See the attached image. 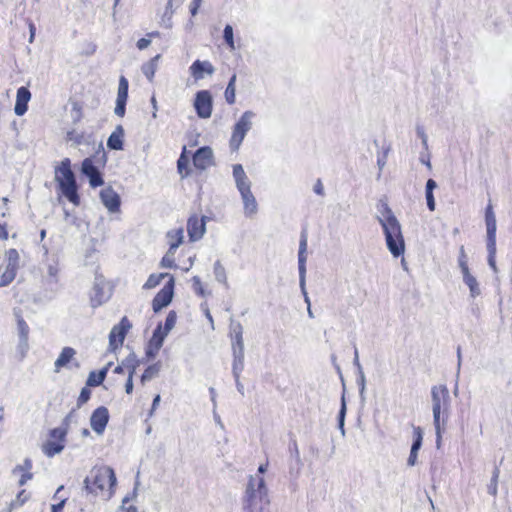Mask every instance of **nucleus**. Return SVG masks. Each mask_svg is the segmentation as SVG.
<instances>
[{"label": "nucleus", "instance_id": "nucleus-41", "mask_svg": "<svg viewBox=\"0 0 512 512\" xmlns=\"http://www.w3.org/2000/svg\"><path fill=\"white\" fill-rule=\"evenodd\" d=\"M192 288L199 297H205L206 291L204 285L198 276L192 277Z\"/></svg>", "mask_w": 512, "mask_h": 512}, {"label": "nucleus", "instance_id": "nucleus-45", "mask_svg": "<svg viewBox=\"0 0 512 512\" xmlns=\"http://www.w3.org/2000/svg\"><path fill=\"white\" fill-rule=\"evenodd\" d=\"M127 100L117 99L116 100V107H115V114L123 117L125 114V106H126Z\"/></svg>", "mask_w": 512, "mask_h": 512}, {"label": "nucleus", "instance_id": "nucleus-46", "mask_svg": "<svg viewBox=\"0 0 512 512\" xmlns=\"http://www.w3.org/2000/svg\"><path fill=\"white\" fill-rule=\"evenodd\" d=\"M120 512H138V509L135 505L130 504L129 501L125 499L120 508Z\"/></svg>", "mask_w": 512, "mask_h": 512}, {"label": "nucleus", "instance_id": "nucleus-16", "mask_svg": "<svg viewBox=\"0 0 512 512\" xmlns=\"http://www.w3.org/2000/svg\"><path fill=\"white\" fill-rule=\"evenodd\" d=\"M193 165L202 171L213 165V152L208 146L199 148L192 157Z\"/></svg>", "mask_w": 512, "mask_h": 512}, {"label": "nucleus", "instance_id": "nucleus-12", "mask_svg": "<svg viewBox=\"0 0 512 512\" xmlns=\"http://www.w3.org/2000/svg\"><path fill=\"white\" fill-rule=\"evenodd\" d=\"M194 107L200 118H209L213 109L211 93L208 90L198 91L195 96Z\"/></svg>", "mask_w": 512, "mask_h": 512}, {"label": "nucleus", "instance_id": "nucleus-47", "mask_svg": "<svg viewBox=\"0 0 512 512\" xmlns=\"http://www.w3.org/2000/svg\"><path fill=\"white\" fill-rule=\"evenodd\" d=\"M29 498V494L27 493V491L25 489H22L18 494H17V501L20 505H23Z\"/></svg>", "mask_w": 512, "mask_h": 512}, {"label": "nucleus", "instance_id": "nucleus-22", "mask_svg": "<svg viewBox=\"0 0 512 512\" xmlns=\"http://www.w3.org/2000/svg\"><path fill=\"white\" fill-rule=\"evenodd\" d=\"M413 437H414V440H413V444L411 447L410 455L408 457V465L409 466H414L416 464L418 450L420 449V447L422 445L423 432L420 427L413 428Z\"/></svg>", "mask_w": 512, "mask_h": 512}, {"label": "nucleus", "instance_id": "nucleus-14", "mask_svg": "<svg viewBox=\"0 0 512 512\" xmlns=\"http://www.w3.org/2000/svg\"><path fill=\"white\" fill-rule=\"evenodd\" d=\"M81 172L88 177L92 188L102 186L104 180L92 157L85 158L82 162Z\"/></svg>", "mask_w": 512, "mask_h": 512}, {"label": "nucleus", "instance_id": "nucleus-18", "mask_svg": "<svg viewBox=\"0 0 512 512\" xmlns=\"http://www.w3.org/2000/svg\"><path fill=\"white\" fill-rule=\"evenodd\" d=\"M31 99V92L25 86L18 88L14 112L18 116L24 115L28 110V103Z\"/></svg>", "mask_w": 512, "mask_h": 512}, {"label": "nucleus", "instance_id": "nucleus-39", "mask_svg": "<svg viewBox=\"0 0 512 512\" xmlns=\"http://www.w3.org/2000/svg\"><path fill=\"white\" fill-rule=\"evenodd\" d=\"M307 249V235L305 233H302L301 240H300V246H299V266L300 269H304V262H305V256L304 253Z\"/></svg>", "mask_w": 512, "mask_h": 512}, {"label": "nucleus", "instance_id": "nucleus-29", "mask_svg": "<svg viewBox=\"0 0 512 512\" xmlns=\"http://www.w3.org/2000/svg\"><path fill=\"white\" fill-rule=\"evenodd\" d=\"M437 187V183L433 179H428L426 182L425 196L428 209L433 212L436 208L433 190Z\"/></svg>", "mask_w": 512, "mask_h": 512}, {"label": "nucleus", "instance_id": "nucleus-53", "mask_svg": "<svg viewBox=\"0 0 512 512\" xmlns=\"http://www.w3.org/2000/svg\"><path fill=\"white\" fill-rule=\"evenodd\" d=\"M204 313H205V316L206 318L208 319V321L210 322L211 324V328L214 329V321H213V317L208 309V307L206 306L205 309H204Z\"/></svg>", "mask_w": 512, "mask_h": 512}, {"label": "nucleus", "instance_id": "nucleus-63", "mask_svg": "<svg viewBox=\"0 0 512 512\" xmlns=\"http://www.w3.org/2000/svg\"><path fill=\"white\" fill-rule=\"evenodd\" d=\"M101 161L104 163L106 161V155L105 153L103 152L102 155H101Z\"/></svg>", "mask_w": 512, "mask_h": 512}, {"label": "nucleus", "instance_id": "nucleus-64", "mask_svg": "<svg viewBox=\"0 0 512 512\" xmlns=\"http://www.w3.org/2000/svg\"><path fill=\"white\" fill-rule=\"evenodd\" d=\"M191 266H192V263H190V264H189V266H188V267H186L184 270H185V271H188V270L190 269V267H191Z\"/></svg>", "mask_w": 512, "mask_h": 512}, {"label": "nucleus", "instance_id": "nucleus-11", "mask_svg": "<svg viewBox=\"0 0 512 512\" xmlns=\"http://www.w3.org/2000/svg\"><path fill=\"white\" fill-rule=\"evenodd\" d=\"M175 278L170 276L164 287L155 295L152 300V309L154 312H159L164 307L168 306L174 295Z\"/></svg>", "mask_w": 512, "mask_h": 512}, {"label": "nucleus", "instance_id": "nucleus-13", "mask_svg": "<svg viewBox=\"0 0 512 512\" xmlns=\"http://www.w3.org/2000/svg\"><path fill=\"white\" fill-rule=\"evenodd\" d=\"M206 217L197 214L191 215L187 220V232L189 240L195 242L200 240L206 231Z\"/></svg>", "mask_w": 512, "mask_h": 512}, {"label": "nucleus", "instance_id": "nucleus-56", "mask_svg": "<svg viewBox=\"0 0 512 512\" xmlns=\"http://www.w3.org/2000/svg\"><path fill=\"white\" fill-rule=\"evenodd\" d=\"M90 303L93 308H96L102 304V300L92 297Z\"/></svg>", "mask_w": 512, "mask_h": 512}, {"label": "nucleus", "instance_id": "nucleus-31", "mask_svg": "<svg viewBox=\"0 0 512 512\" xmlns=\"http://www.w3.org/2000/svg\"><path fill=\"white\" fill-rule=\"evenodd\" d=\"M463 280L465 284L469 287L470 294L474 298L480 294L479 285L477 279L471 275L470 271L462 272Z\"/></svg>", "mask_w": 512, "mask_h": 512}, {"label": "nucleus", "instance_id": "nucleus-55", "mask_svg": "<svg viewBox=\"0 0 512 512\" xmlns=\"http://www.w3.org/2000/svg\"><path fill=\"white\" fill-rule=\"evenodd\" d=\"M64 501H61L58 504L52 505V511L51 512H60L63 509Z\"/></svg>", "mask_w": 512, "mask_h": 512}, {"label": "nucleus", "instance_id": "nucleus-10", "mask_svg": "<svg viewBox=\"0 0 512 512\" xmlns=\"http://www.w3.org/2000/svg\"><path fill=\"white\" fill-rule=\"evenodd\" d=\"M131 328V323L126 316L115 325L109 334V348L111 351H116L123 345L125 337Z\"/></svg>", "mask_w": 512, "mask_h": 512}, {"label": "nucleus", "instance_id": "nucleus-35", "mask_svg": "<svg viewBox=\"0 0 512 512\" xmlns=\"http://www.w3.org/2000/svg\"><path fill=\"white\" fill-rule=\"evenodd\" d=\"M73 121L80 122L83 118V102L75 99L70 100Z\"/></svg>", "mask_w": 512, "mask_h": 512}, {"label": "nucleus", "instance_id": "nucleus-21", "mask_svg": "<svg viewBox=\"0 0 512 512\" xmlns=\"http://www.w3.org/2000/svg\"><path fill=\"white\" fill-rule=\"evenodd\" d=\"M189 70L196 81L204 78V74L212 75L214 73V67L209 61L196 60Z\"/></svg>", "mask_w": 512, "mask_h": 512}, {"label": "nucleus", "instance_id": "nucleus-51", "mask_svg": "<svg viewBox=\"0 0 512 512\" xmlns=\"http://www.w3.org/2000/svg\"><path fill=\"white\" fill-rule=\"evenodd\" d=\"M314 191L316 194L321 195V196L324 194L323 184L320 179H318L317 182L315 183Z\"/></svg>", "mask_w": 512, "mask_h": 512}, {"label": "nucleus", "instance_id": "nucleus-1", "mask_svg": "<svg viewBox=\"0 0 512 512\" xmlns=\"http://www.w3.org/2000/svg\"><path fill=\"white\" fill-rule=\"evenodd\" d=\"M117 478L114 470L106 465L93 466L84 479L86 492L95 498L107 501L115 494Z\"/></svg>", "mask_w": 512, "mask_h": 512}, {"label": "nucleus", "instance_id": "nucleus-61", "mask_svg": "<svg viewBox=\"0 0 512 512\" xmlns=\"http://www.w3.org/2000/svg\"><path fill=\"white\" fill-rule=\"evenodd\" d=\"M236 340H237V343H238L239 345H241V344H242V334H241V332L237 333V335H236Z\"/></svg>", "mask_w": 512, "mask_h": 512}, {"label": "nucleus", "instance_id": "nucleus-49", "mask_svg": "<svg viewBox=\"0 0 512 512\" xmlns=\"http://www.w3.org/2000/svg\"><path fill=\"white\" fill-rule=\"evenodd\" d=\"M9 237L6 223H0V239L7 240Z\"/></svg>", "mask_w": 512, "mask_h": 512}, {"label": "nucleus", "instance_id": "nucleus-7", "mask_svg": "<svg viewBox=\"0 0 512 512\" xmlns=\"http://www.w3.org/2000/svg\"><path fill=\"white\" fill-rule=\"evenodd\" d=\"M20 263V256L15 248L5 253V264L0 266V287L8 286L16 278Z\"/></svg>", "mask_w": 512, "mask_h": 512}, {"label": "nucleus", "instance_id": "nucleus-4", "mask_svg": "<svg viewBox=\"0 0 512 512\" xmlns=\"http://www.w3.org/2000/svg\"><path fill=\"white\" fill-rule=\"evenodd\" d=\"M268 505L269 499L264 479L262 477L259 478L256 488L255 479L250 477L245 492L244 509L246 512H254L256 509L263 512Z\"/></svg>", "mask_w": 512, "mask_h": 512}, {"label": "nucleus", "instance_id": "nucleus-44", "mask_svg": "<svg viewBox=\"0 0 512 512\" xmlns=\"http://www.w3.org/2000/svg\"><path fill=\"white\" fill-rule=\"evenodd\" d=\"M177 320V315L175 311H170L165 319V329L170 330L174 327Z\"/></svg>", "mask_w": 512, "mask_h": 512}, {"label": "nucleus", "instance_id": "nucleus-9", "mask_svg": "<svg viewBox=\"0 0 512 512\" xmlns=\"http://www.w3.org/2000/svg\"><path fill=\"white\" fill-rule=\"evenodd\" d=\"M485 223L487 229V248L490 254V262H492L496 251V217L491 203L485 208Z\"/></svg>", "mask_w": 512, "mask_h": 512}, {"label": "nucleus", "instance_id": "nucleus-43", "mask_svg": "<svg viewBox=\"0 0 512 512\" xmlns=\"http://www.w3.org/2000/svg\"><path fill=\"white\" fill-rule=\"evenodd\" d=\"M458 262H459L461 272L469 271V267H468V263H467V255H466L464 246L460 247Z\"/></svg>", "mask_w": 512, "mask_h": 512}, {"label": "nucleus", "instance_id": "nucleus-17", "mask_svg": "<svg viewBox=\"0 0 512 512\" xmlns=\"http://www.w3.org/2000/svg\"><path fill=\"white\" fill-rule=\"evenodd\" d=\"M32 467V460L30 458H25L22 464L16 465L13 468L12 473L19 475V486H24L29 480L33 478Z\"/></svg>", "mask_w": 512, "mask_h": 512}, {"label": "nucleus", "instance_id": "nucleus-23", "mask_svg": "<svg viewBox=\"0 0 512 512\" xmlns=\"http://www.w3.org/2000/svg\"><path fill=\"white\" fill-rule=\"evenodd\" d=\"M124 130L121 125L117 126L108 138L107 146L113 150L123 149Z\"/></svg>", "mask_w": 512, "mask_h": 512}, {"label": "nucleus", "instance_id": "nucleus-26", "mask_svg": "<svg viewBox=\"0 0 512 512\" xmlns=\"http://www.w3.org/2000/svg\"><path fill=\"white\" fill-rule=\"evenodd\" d=\"M75 350L71 347H64L55 361V371L59 372L64 366H66L74 357Z\"/></svg>", "mask_w": 512, "mask_h": 512}, {"label": "nucleus", "instance_id": "nucleus-28", "mask_svg": "<svg viewBox=\"0 0 512 512\" xmlns=\"http://www.w3.org/2000/svg\"><path fill=\"white\" fill-rule=\"evenodd\" d=\"M177 170L182 178L189 176L191 172L189 168V157L187 155L186 146L183 147L180 157L177 160Z\"/></svg>", "mask_w": 512, "mask_h": 512}, {"label": "nucleus", "instance_id": "nucleus-48", "mask_svg": "<svg viewBox=\"0 0 512 512\" xmlns=\"http://www.w3.org/2000/svg\"><path fill=\"white\" fill-rule=\"evenodd\" d=\"M151 43V39H147V38H141L137 41V48L139 50H143L145 48H147Z\"/></svg>", "mask_w": 512, "mask_h": 512}, {"label": "nucleus", "instance_id": "nucleus-50", "mask_svg": "<svg viewBox=\"0 0 512 512\" xmlns=\"http://www.w3.org/2000/svg\"><path fill=\"white\" fill-rule=\"evenodd\" d=\"M201 2H202V0H193L192 1L191 5H190V12L193 16L196 15V13L201 5Z\"/></svg>", "mask_w": 512, "mask_h": 512}, {"label": "nucleus", "instance_id": "nucleus-40", "mask_svg": "<svg viewBox=\"0 0 512 512\" xmlns=\"http://www.w3.org/2000/svg\"><path fill=\"white\" fill-rule=\"evenodd\" d=\"M159 369L155 365H151L145 369L141 376V384L144 385L146 381L151 380L158 374Z\"/></svg>", "mask_w": 512, "mask_h": 512}, {"label": "nucleus", "instance_id": "nucleus-57", "mask_svg": "<svg viewBox=\"0 0 512 512\" xmlns=\"http://www.w3.org/2000/svg\"><path fill=\"white\" fill-rule=\"evenodd\" d=\"M268 461H266L264 464H261L259 467H258V472L263 474L267 471V468H268Z\"/></svg>", "mask_w": 512, "mask_h": 512}, {"label": "nucleus", "instance_id": "nucleus-6", "mask_svg": "<svg viewBox=\"0 0 512 512\" xmlns=\"http://www.w3.org/2000/svg\"><path fill=\"white\" fill-rule=\"evenodd\" d=\"M432 394L433 422L438 436L441 430V413L446 414L449 408V390L444 385L434 386Z\"/></svg>", "mask_w": 512, "mask_h": 512}, {"label": "nucleus", "instance_id": "nucleus-34", "mask_svg": "<svg viewBox=\"0 0 512 512\" xmlns=\"http://www.w3.org/2000/svg\"><path fill=\"white\" fill-rule=\"evenodd\" d=\"M170 276H172L171 274L169 273H158V274H151L148 279L146 280V282L144 283L143 285V288L144 289H153L155 288L156 286H158L160 284V282L168 277L170 279Z\"/></svg>", "mask_w": 512, "mask_h": 512}, {"label": "nucleus", "instance_id": "nucleus-27", "mask_svg": "<svg viewBox=\"0 0 512 512\" xmlns=\"http://www.w3.org/2000/svg\"><path fill=\"white\" fill-rule=\"evenodd\" d=\"M233 176L235 178L236 186L238 189L251 186V183L246 176L241 164H236L233 166Z\"/></svg>", "mask_w": 512, "mask_h": 512}, {"label": "nucleus", "instance_id": "nucleus-20", "mask_svg": "<svg viewBox=\"0 0 512 512\" xmlns=\"http://www.w3.org/2000/svg\"><path fill=\"white\" fill-rule=\"evenodd\" d=\"M244 204V212L247 216H252L257 212V201L251 191V186L238 189Z\"/></svg>", "mask_w": 512, "mask_h": 512}, {"label": "nucleus", "instance_id": "nucleus-58", "mask_svg": "<svg viewBox=\"0 0 512 512\" xmlns=\"http://www.w3.org/2000/svg\"><path fill=\"white\" fill-rule=\"evenodd\" d=\"M160 402V395H156L153 399L152 410H155Z\"/></svg>", "mask_w": 512, "mask_h": 512}, {"label": "nucleus", "instance_id": "nucleus-38", "mask_svg": "<svg viewBox=\"0 0 512 512\" xmlns=\"http://www.w3.org/2000/svg\"><path fill=\"white\" fill-rule=\"evenodd\" d=\"M136 364L135 363H132L131 365L128 366V378H127V381L125 383V392L127 394H132L133 392V376L135 374V371H136Z\"/></svg>", "mask_w": 512, "mask_h": 512}, {"label": "nucleus", "instance_id": "nucleus-59", "mask_svg": "<svg viewBox=\"0 0 512 512\" xmlns=\"http://www.w3.org/2000/svg\"><path fill=\"white\" fill-rule=\"evenodd\" d=\"M34 36H35V26L33 23H30V42L33 41Z\"/></svg>", "mask_w": 512, "mask_h": 512}, {"label": "nucleus", "instance_id": "nucleus-60", "mask_svg": "<svg viewBox=\"0 0 512 512\" xmlns=\"http://www.w3.org/2000/svg\"><path fill=\"white\" fill-rule=\"evenodd\" d=\"M159 35H160V34H159V32H157V31H155V32H150V33H148V34H147V36H148L149 38L159 37Z\"/></svg>", "mask_w": 512, "mask_h": 512}, {"label": "nucleus", "instance_id": "nucleus-36", "mask_svg": "<svg viewBox=\"0 0 512 512\" xmlns=\"http://www.w3.org/2000/svg\"><path fill=\"white\" fill-rule=\"evenodd\" d=\"M128 88H129L128 80L124 76H121L119 79L117 99L127 100L128 99Z\"/></svg>", "mask_w": 512, "mask_h": 512}, {"label": "nucleus", "instance_id": "nucleus-30", "mask_svg": "<svg viewBox=\"0 0 512 512\" xmlns=\"http://www.w3.org/2000/svg\"><path fill=\"white\" fill-rule=\"evenodd\" d=\"M159 58H160V55L158 54L155 57L151 58L148 62H146L142 66V72L149 81H152L154 78V75L157 70V62H158Z\"/></svg>", "mask_w": 512, "mask_h": 512}, {"label": "nucleus", "instance_id": "nucleus-2", "mask_svg": "<svg viewBox=\"0 0 512 512\" xmlns=\"http://www.w3.org/2000/svg\"><path fill=\"white\" fill-rule=\"evenodd\" d=\"M379 222L383 228L389 251L394 257L401 256L405 250L401 226L387 203L382 204Z\"/></svg>", "mask_w": 512, "mask_h": 512}, {"label": "nucleus", "instance_id": "nucleus-42", "mask_svg": "<svg viewBox=\"0 0 512 512\" xmlns=\"http://www.w3.org/2000/svg\"><path fill=\"white\" fill-rule=\"evenodd\" d=\"M90 386L83 387L80 395L77 399V407L80 408L82 405H84L91 397V390L89 389Z\"/></svg>", "mask_w": 512, "mask_h": 512}, {"label": "nucleus", "instance_id": "nucleus-54", "mask_svg": "<svg viewBox=\"0 0 512 512\" xmlns=\"http://www.w3.org/2000/svg\"><path fill=\"white\" fill-rule=\"evenodd\" d=\"M19 327L21 329L22 334L26 335L28 333V326L24 320L19 321Z\"/></svg>", "mask_w": 512, "mask_h": 512}, {"label": "nucleus", "instance_id": "nucleus-24", "mask_svg": "<svg viewBox=\"0 0 512 512\" xmlns=\"http://www.w3.org/2000/svg\"><path fill=\"white\" fill-rule=\"evenodd\" d=\"M111 364L112 363H108L107 366H105L104 368H102L101 370H99L97 372L96 371L90 372L88 379L86 381V385L90 386V387H96V386L101 385L106 378L108 369L111 366Z\"/></svg>", "mask_w": 512, "mask_h": 512}, {"label": "nucleus", "instance_id": "nucleus-62", "mask_svg": "<svg viewBox=\"0 0 512 512\" xmlns=\"http://www.w3.org/2000/svg\"><path fill=\"white\" fill-rule=\"evenodd\" d=\"M4 419V408L0 407V421Z\"/></svg>", "mask_w": 512, "mask_h": 512}, {"label": "nucleus", "instance_id": "nucleus-33", "mask_svg": "<svg viewBox=\"0 0 512 512\" xmlns=\"http://www.w3.org/2000/svg\"><path fill=\"white\" fill-rule=\"evenodd\" d=\"M175 253L176 250L168 248L166 254L162 257L160 261V267L166 269H176L177 264L175 260Z\"/></svg>", "mask_w": 512, "mask_h": 512}, {"label": "nucleus", "instance_id": "nucleus-5", "mask_svg": "<svg viewBox=\"0 0 512 512\" xmlns=\"http://www.w3.org/2000/svg\"><path fill=\"white\" fill-rule=\"evenodd\" d=\"M72 414L73 411L64 418V427L53 428L49 431L47 440L41 446L42 452L47 457H53L64 449Z\"/></svg>", "mask_w": 512, "mask_h": 512}, {"label": "nucleus", "instance_id": "nucleus-8", "mask_svg": "<svg viewBox=\"0 0 512 512\" xmlns=\"http://www.w3.org/2000/svg\"><path fill=\"white\" fill-rule=\"evenodd\" d=\"M253 117H254L253 112L245 111L241 115L239 120L235 123L230 140H229V146L233 152L238 151L247 132L251 129Z\"/></svg>", "mask_w": 512, "mask_h": 512}, {"label": "nucleus", "instance_id": "nucleus-32", "mask_svg": "<svg viewBox=\"0 0 512 512\" xmlns=\"http://www.w3.org/2000/svg\"><path fill=\"white\" fill-rule=\"evenodd\" d=\"M225 100L229 105H233L236 101V74L230 78L228 85L225 89Z\"/></svg>", "mask_w": 512, "mask_h": 512}, {"label": "nucleus", "instance_id": "nucleus-37", "mask_svg": "<svg viewBox=\"0 0 512 512\" xmlns=\"http://www.w3.org/2000/svg\"><path fill=\"white\" fill-rule=\"evenodd\" d=\"M223 38L228 48L233 51L235 50L233 28L231 25H226L223 31Z\"/></svg>", "mask_w": 512, "mask_h": 512}, {"label": "nucleus", "instance_id": "nucleus-15", "mask_svg": "<svg viewBox=\"0 0 512 512\" xmlns=\"http://www.w3.org/2000/svg\"><path fill=\"white\" fill-rule=\"evenodd\" d=\"M109 421V411L106 407L100 406L96 408L90 418V425L93 431L102 434Z\"/></svg>", "mask_w": 512, "mask_h": 512}, {"label": "nucleus", "instance_id": "nucleus-19", "mask_svg": "<svg viewBox=\"0 0 512 512\" xmlns=\"http://www.w3.org/2000/svg\"><path fill=\"white\" fill-rule=\"evenodd\" d=\"M100 197L104 206L110 212H117L120 209V197L111 187L103 189L100 192Z\"/></svg>", "mask_w": 512, "mask_h": 512}, {"label": "nucleus", "instance_id": "nucleus-25", "mask_svg": "<svg viewBox=\"0 0 512 512\" xmlns=\"http://www.w3.org/2000/svg\"><path fill=\"white\" fill-rule=\"evenodd\" d=\"M166 237L168 239L169 249L177 250V248L183 243L184 230L181 227L170 230L167 232Z\"/></svg>", "mask_w": 512, "mask_h": 512}, {"label": "nucleus", "instance_id": "nucleus-52", "mask_svg": "<svg viewBox=\"0 0 512 512\" xmlns=\"http://www.w3.org/2000/svg\"><path fill=\"white\" fill-rule=\"evenodd\" d=\"M131 364H132V363H130V365H131ZM128 366H129V364H126V363H124V362H123L122 364L117 365V366L114 368V373H116V374H122V373H124L125 369H127V370H128Z\"/></svg>", "mask_w": 512, "mask_h": 512}, {"label": "nucleus", "instance_id": "nucleus-3", "mask_svg": "<svg viewBox=\"0 0 512 512\" xmlns=\"http://www.w3.org/2000/svg\"><path fill=\"white\" fill-rule=\"evenodd\" d=\"M55 180L61 190V193L74 206L81 204L80 195L78 193V185L75 175L71 169V160L64 158L55 169Z\"/></svg>", "mask_w": 512, "mask_h": 512}]
</instances>
